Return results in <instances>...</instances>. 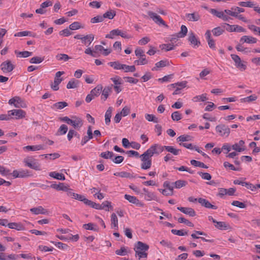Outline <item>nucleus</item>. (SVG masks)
Listing matches in <instances>:
<instances>
[{"mask_svg":"<svg viewBox=\"0 0 260 260\" xmlns=\"http://www.w3.org/2000/svg\"><path fill=\"white\" fill-rule=\"evenodd\" d=\"M113 111V108L111 107H110L108 108L106 112L105 115V123L106 125H109L110 124V123L111 122V117L112 116V112Z\"/></svg>","mask_w":260,"mask_h":260,"instance_id":"5701e85b","label":"nucleus"},{"mask_svg":"<svg viewBox=\"0 0 260 260\" xmlns=\"http://www.w3.org/2000/svg\"><path fill=\"white\" fill-rule=\"evenodd\" d=\"M122 70L125 72H134L136 71V68L135 66H128L126 64H123Z\"/></svg>","mask_w":260,"mask_h":260,"instance_id":"de8ad7c7","label":"nucleus"},{"mask_svg":"<svg viewBox=\"0 0 260 260\" xmlns=\"http://www.w3.org/2000/svg\"><path fill=\"white\" fill-rule=\"evenodd\" d=\"M224 31V29L219 26L215 27L212 30V32L215 36H219L222 35Z\"/></svg>","mask_w":260,"mask_h":260,"instance_id":"09e8293b","label":"nucleus"},{"mask_svg":"<svg viewBox=\"0 0 260 260\" xmlns=\"http://www.w3.org/2000/svg\"><path fill=\"white\" fill-rule=\"evenodd\" d=\"M171 232L174 234L180 236H182L187 235V232H183V230H177L173 229L171 230Z\"/></svg>","mask_w":260,"mask_h":260,"instance_id":"69168bd1","label":"nucleus"},{"mask_svg":"<svg viewBox=\"0 0 260 260\" xmlns=\"http://www.w3.org/2000/svg\"><path fill=\"white\" fill-rule=\"evenodd\" d=\"M50 187L58 190L67 191V193L68 192V190L70 189V188H68L67 186H65L63 183H59L58 184H52L50 185Z\"/></svg>","mask_w":260,"mask_h":260,"instance_id":"412c9836","label":"nucleus"},{"mask_svg":"<svg viewBox=\"0 0 260 260\" xmlns=\"http://www.w3.org/2000/svg\"><path fill=\"white\" fill-rule=\"evenodd\" d=\"M169 64L167 60H160L155 63V67L152 69V71H156L159 68H162L167 66Z\"/></svg>","mask_w":260,"mask_h":260,"instance_id":"f704fd0d","label":"nucleus"},{"mask_svg":"<svg viewBox=\"0 0 260 260\" xmlns=\"http://www.w3.org/2000/svg\"><path fill=\"white\" fill-rule=\"evenodd\" d=\"M198 201L202 206L207 208L217 209V206L212 205L208 201L205 199L199 198Z\"/></svg>","mask_w":260,"mask_h":260,"instance_id":"a211bd4d","label":"nucleus"},{"mask_svg":"<svg viewBox=\"0 0 260 260\" xmlns=\"http://www.w3.org/2000/svg\"><path fill=\"white\" fill-rule=\"evenodd\" d=\"M56 58L59 60L68 61L70 57L66 54H58L56 56Z\"/></svg>","mask_w":260,"mask_h":260,"instance_id":"0e129e2a","label":"nucleus"},{"mask_svg":"<svg viewBox=\"0 0 260 260\" xmlns=\"http://www.w3.org/2000/svg\"><path fill=\"white\" fill-rule=\"evenodd\" d=\"M188 41L195 46H198L200 44V42L197 40L194 34L191 32L188 37Z\"/></svg>","mask_w":260,"mask_h":260,"instance_id":"2f4dec72","label":"nucleus"},{"mask_svg":"<svg viewBox=\"0 0 260 260\" xmlns=\"http://www.w3.org/2000/svg\"><path fill=\"white\" fill-rule=\"evenodd\" d=\"M15 37L30 36L36 37V35L29 31H23L18 32L14 35Z\"/></svg>","mask_w":260,"mask_h":260,"instance_id":"c85d7f7f","label":"nucleus"},{"mask_svg":"<svg viewBox=\"0 0 260 260\" xmlns=\"http://www.w3.org/2000/svg\"><path fill=\"white\" fill-rule=\"evenodd\" d=\"M234 183L235 184H239L241 185L242 186H245L246 187H247L248 189H250L251 190H254L255 189H256V186L253 185L252 184L250 183H248L246 182H243L242 181H240L239 180H235L234 181Z\"/></svg>","mask_w":260,"mask_h":260,"instance_id":"aec40b11","label":"nucleus"},{"mask_svg":"<svg viewBox=\"0 0 260 260\" xmlns=\"http://www.w3.org/2000/svg\"><path fill=\"white\" fill-rule=\"evenodd\" d=\"M27 106L26 103L19 96H16V103L15 107L17 108H26Z\"/></svg>","mask_w":260,"mask_h":260,"instance_id":"c756f323","label":"nucleus"},{"mask_svg":"<svg viewBox=\"0 0 260 260\" xmlns=\"http://www.w3.org/2000/svg\"><path fill=\"white\" fill-rule=\"evenodd\" d=\"M111 67L115 70H122L123 64H121L119 61L110 62L108 63Z\"/></svg>","mask_w":260,"mask_h":260,"instance_id":"37998d69","label":"nucleus"},{"mask_svg":"<svg viewBox=\"0 0 260 260\" xmlns=\"http://www.w3.org/2000/svg\"><path fill=\"white\" fill-rule=\"evenodd\" d=\"M224 25H226V30L230 32L238 31V32H245L246 30L242 26L238 25H230L228 23H224Z\"/></svg>","mask_w":260,"mask_h":260,"instance_id":"ddd939ff","label":"nucleus"},{"mask_svg":"<svg viewBox=\"0 0 260 260\" xmlns=\"http://www.w3.org/2000/svg\"><path fill=\"white\" fill-rule=\"evenodd\" d=\"M8 226L11 229H15L17 231H22L24 230V226L20 223L11 222L8 224Z\"/></svg>","mask_w":260,"mask_h":260,"instance_id":"4be33fe9","label":"nucleus"},{"mask_svg":"<svg viewBox=\"0 0 260 260\" xmlns=\"http://www.w3.org/2000/svg\"><path fill=\"white\" fill-rule=\"evenodd\" d=\"M83 228L87 230H91L93 231H97L98 230L97 225L93 223L84 224L83 225Z\"/></svg>","mask_w":260,"mask_h":260,"instance_id":"e433bc0d","label":"nucleus"},{"mask_svg":"<svg viewBox=\"0 0 260 260\" xmlns=\"http://www.w3.org/2000/svg\"><path fill=\"white\" fill-rule=\"evenodd\" d=\"M171 117L174 121H178L182 118L181 115L179 111H175L173 112L172 114Z\"/></svg>","mask_w":260,"mask_h":260,"instance_id":"e2e57ef3","label":"nucleus"},{"mask_svg":"<svg viewBox=\"0 0 260 260\" xmlns=\"http://www.w3.org/2000/svg\"><path fill=\"white\" fill-rule=\"evenodd\" d=\"M116 14L115 11L110 9L103 14V17L104 19L108 18L109 19H112L116 16Z\"/></svg>","mask_w":260,"mask_h":260,"instance_id":"473e14b6","label":"nucleus"},{"mask_svg":"<svg viewBox=\"0 0 260 260\" xmlns=\"http://www.w3.org/2000/svg\"><path fill=\"white\" fill-rule=\"evenodd\" d=\"M164 149V146H160L157 144L152 145L146 151L149 156H152L154 154H159L162 152Z\"/></svg>","mask_w":260,"mask_h":260,"instance_id":"39448f33","label":"nucleus"},{"mask_svg":"<svg viewBox=\"0 0 260 260\" xmlns=\"http://www.w3.org/2000/svg\"><path fill=\"white\" fill-rule=\"evenodd\" d=\"M83 26H81L79 22H74L69 26V28L71 30H76L81 28H83Z\"/></svg>","mask_w":260,"mask_h":260,"instance_id":"052dcab7","label":"nucleus"},{"mask_svg":"<svg viewBox=\"0 0 260 260\" xmlns=\"http://www.w3.org/2000/svg\"><path fill=\"white\" fill-rule=\"evenodd\" d=\"M239 5L241 7L253 8L254 7V4L250 1L248 2H241L239 3Z\"/></svg>","mask_w":260,"mask_h":260,"instance_id":"680f3d73","label":"nucleus"},{"mask_svg":"<svg viewBox=\"0 0 260 260\" xmlns=\"http://www.w3.org/2000/svg\"><path fill=\"white\" fill-rule=\"evenodd\" d=\"M190 164L191 165L194 167H198L205 169H207L208 168V167L205 165L203 162L194 159H192L190 161Z\"/></svg>","mask_w":260,"mask_h":260,"instance_id":"a19ab883","label":"nucleus"},{"mask_svg":"<svg viewBox=\"0 0 260 260\" xmlns=\"http://www.w3.org/2000/svg\"><path fill=\"white\" fill-rule=\"evenodd\" d=\"M121 30L118 29L111 30L109 34L106 36V38L113 39L114 36H120Z\"/></svg>","mask_w":260,"mask_h":260,"instance_id":"ea45409f","label":"nucleus"},{"mask_svg":"<svg viewBox=\"0 0 260 260\" xmlns=\"http://www.w3.org/2000/svg\"><path fill=\"white\" fill-rule=\"evenodd\" d=\"M25 166L36 171L41 170V165L38 161L32 157H27L24 159Z\"/></svg>","mask_w":260,"mask_h":260,"instance_id":"f03ea898","label":"nucleus"},{"mask_svg":"<svg viewBox=\"0 0 260 260\" xmlns=\"http://www.w3.org/2000/svg\"><path fill=\"white\" fill-rule=\"evenodd\" d=\"M177 209L183 213L188 215L191 217L195 216L196 214L194 210L190 207H178Z\"/></svg>","mask_w":260,"mask_h":260,"instance_id":"dca6fc26","label":"nucleus"},{"mask_svg":"<svg viewBox=\"0 0 260 260\" xmlns=\"http://www.w3.org/2000/svg\"><path fill=\"white\" fill-rule=\"evenodd\" d=\"M10 117L15 116L16 119H21L25 117L26 113L24 111L21 109H14L8 111Z\"/></svg>","mask_w":260,"mask_h":260,"instance_id":"9b49d317","label":"nucleus"},{"mask_svg":"<svg viewBox=\"0 0 260 260\" xmlns=\"http://www.w3.org/2000/svg\"><path fill=\"white\" fill-rule=\"evenodd\" d=\"M192 137L188 135H183L179 136L177 138V140L180 142H185V141H189L192 140Z\"/></svg>","mask_w":260,"mask_h":260,"instance_id":"c03bdc74","label":"nucleus"},{"mask_svg":"<svg viewBox=\"0 0 260 260\" xmlns=\"http://www.w3.org/2000/svg\"><path fill=\"white\" fill-rule=\"evenodd\" d=\"M86 205H88L96 209H101V206L100 204H96L89 200H87V203H86Z\"/></svg>","mask_w":260,"mask_h":260,"instance_id":"4d7b16f0","label":"nucleus"},{"mask_svg":"<svg viewBox=\"0 0 260 260\" xmlns=\"http://www.w3.org/2000/svg\"><path fill=\"white\" fill-rule=\"evenodd\" d=\"M210 12L213 14L217 16V17L222 19L224 21H228L230 19H231L230 17L224 14L223 12H219L216 9H211Z\"/></svg>","mask_w":260,"mask_h":260,"instance_id":"4468645a","label":"nucleus"},{"mask_svg":"<svg viewBox=\"0 0 260 260\" xmlns=\"http://www.w3.org/2000/svg\"><path fill=\"white\" fill-rule=\"evenodd\" d=\"M231 57L235 61L236 66L241 71H245L246 69V65L242 62L239 56L236 54H231Z\"/></svg>","mask_w":260,"mask_h":260,"instance_id":"9d476101","label":"nucleus"},{"mask_svg":"<svg viewBox=\"0 0 260 260\" xmlns=\"http://www.w3.org/2000/svg\"><path fill=\"white\" fill-rule=\"evenodd\" d=\"M140 157L142 161L141 164V169L144 170L149 169L151 166V156H149V155L145 152Z\"/></svg>","mask_w":260,"mask_h":260,"instance_id":"20e7f679","label":"nucleus"},{"mask_svg":"<svg viewBox=\"0 0 260 260\" xmlns=\"http://www.w3.org/2000/svg\"><path fill=\"white\" fill-rule=\"evenodd\" d=\"M1 68L4 73H9L13 70L15 66L10 60H7L2 63Z\"/></svg>","mask_w":260,"mask_h":260,"instance_id":"1a4fd4ad","label":"nucleus"},{"mask_svg":"<svg viewBox=\"0 0 260 260\" xmlns=\"http://www.w3.org/2000/svg\"><path fill=\"white\" fill-rule=\"evenodd\" d=\"M24 149H26L29 151H37L39 150L44 149V146L42 145H28L23 147Z\"/></svg>","mask_w":260,"mask_h":260,"instance_id":"bb28decb","label":"nucleus"},{"mask_svg":"<svg viewBox=\"0 0 260 260\" xmlns=\"http://www.w3.org/2000/svg\"><path fill=\"white\" fill-rule=\"evenodd\" d=\"M68 105L66 102H57L53 105V106L57 109H62Z\"/></svg>","mask_w":260,"mask_h":260,"instance_id":"5fc2aeb1","label":"nucleus"},{"mask_svg":"<svg viewBox=\"0 0 260 260\" xmlns=\"http://www.w3.org/2000/svg\"><path fill=\"white\" fill-rule=\"evenodd\" d=\"M64 73L63 71H58L56 73L54 82L51 84V87L53 90L57 91L59 89L58 85L62 81V78L60 77Z\"/></svg>","mask_w":260,"mask_h":260,"instance_id":"0eeeda50","label":"nucleus"},{"mask_svg":"<svg viewBox=\"0 0 260 260\" xmlns=\"http://www.w3.org/2000/svg\"><path fill=\"white\" fill-rule=\"evenodd\" d=\"M103 87L101 85H98L94 88L92 89L90 93L86 98L85 101L87 103H89L95 97L98 96L102 92Z\"/></svg>","mask_w":260,"mask_h":260,"instance_id":"7ed1b4c3","label":"nucleus"},{"mask_svg":"<svg viewBox=\"0 0 260 260\" xmlns=\"http://www.w3.org/2000/svg\"><path fill=\"white\" fill-rule=\"evenodd\" d=\"M30 211L35 214H45L47 211L42 206H39L37 208H33L30 209Z\"/></svg>","mask_w":260,"mask_h":260,"instance_id":"a878e982","label":"nucleus"},{"mask_svg":"<svg viewBox=\"0 0 260 260\" xmlns=\"http://www.w3.org/2000/svg\"><path fill=\"white\" fill-rule=\"evenodd\" d=\"M198 174L201 177L205 180H210L211 179V175L208 173L198 172Z\"/></svg>","mask_w":260,"mask_h":260,"instance_id":"774afa93","label":"nucleus"},{"mask_svg":"<svg viewBox=\"0 0 260 260\" xmlns=\"http://www.w3.org/2000/svg\"><path fill=\"white\" fill-rule=\"evenodd\" d=\"M79 81L72 79L67 85V88L68 89H72L77 88L78 86Z\"/></svg>","mask_w":260,"mask_h":260,"instance_id":"c9c22d12","label":"nucleus"},{"mask_svg":"<svg viewBox=\"0 0 260 260\" xmlns=\"http://www.w3.org/2000/svg\"><path fill=\"white\" fill-rule=\"evenodd\" d=\"M111 225L113 226L116 230L118 229V218L116 215L115 213H113L111 215Z\"/></svg>","mask_w":260,"mask_h":260,"instance_id":"58836bf2","label":"nucleus"},{"mask_svg":"<svg viewBox=\"0 0 260 260\" xmlns=\"http://www.w3.org/2000/svg\"><path fill=\"white\" fill-rule=\"evenodd\" d=\"M244 141L243 140H240L238 143H235L232 145V148L233 149L237 151L238 152H242L245 150L244 148H242L240 147L241 146H243L244 145Z\"/></svg>","mask_w":260,"mask_h":260,"instance_id":"393cba45","label":"nucleus"},{"mask_svg":"<svg viewBox=\"0 0 260 260\" xmlns=\"http://www.w3.org/2000/svg\"><path fill=\"white\" fill-rule=\"evenodd\" d=\"M101 209H105L106 211H109V208H111V209L112 208V207L111 205V202H110L109 201H106L103 202V203L101 205Z\"/></svg>","mask_w":260,"mask_h":260,"instance_id":"864d4df0","label":"nucleus"},{"mask_svg":"<svg viewBox=\"0 0 260 260\" xmlns=\"http://www.w3.org/2000/svg\"><path fill=\"white\" fill-rule=\"evenodd\" d=\"M67 195L69 197L72 198L73 199H75L80 201L83 202L85 204L87 203V199H86L84 196L81 194H79L76 193H74L72 191V189H70L69 190H68Z\"/></svg>","mask_w":260,"mask_h":260,"instance_id":"f8f14e48","label":"nucleus"},{"mask_svg":"<svg viewBox=\"0 0 260 260\" xmlns=\"http://www.w3.org/2000/svg\"><path fill=\"white\" fill-rule=\"evenodd\" d=\"M145 118L148 121H152L155 123H157L158 121V118L156 117L153 114H146L145 115Z\"/></svg>","mask_w":260,"mask_h":260,"instance_id":"8fccbe9b","label":"nucleus"},{"mask_svg":"<svg viewBox=\"0 0 260 260\" xmlns=\"http://www.w3.org/2000/svg\"><path fill=\"white\" fill-rule=\"evenodd\" d=\"M112 88L109 86L105 87L102 90L101 99L105 101L108 98L109 92H111Z\"/></svg>","mask_w":260,"mask_h":260,"instance_id":"b1692460","label":"nucleus"},{"mask_svg":"<svg viewBox=\"0 0 260 260\" xmlns=\"http://www.w3.org/2000/svg\"><path fill=\"white\" fill-rule=\"evenodd\" d=\"M72 122L70 123L75 128H80L83 125V120L78 117H73Z\"/></svg>","mask_w":260,"mask_h":260,"instance_id":"f3484780","label":"nucleus"},{"mask_svg":"<svg viewBox=\"0 0 260 260\" xmlns=\"http://www.w3.org/2000/svg\"><path fill=\"white\" fill-rule=\"evenodd\" d=\"M104 20L103 15H98L92 18L91 19L90 22L92 23H95L98 22H101L103 21Z\"/></svg>","mask_w":260,"mask_h":260,"instance_id":"13d9d810","label":"nucleus"},{"mask_svg":"<svg viewBox=\"0 0 260 260\" xmlns=\"http://www.w3.org/2000/svg\"><path fill=\"white\" fill-rule=\"evenodd\" d=\"M114 155L113 152L107 151L101 153L100 156L105 159L111 158Z\"/></svg>","mask_w":260,"mask_h":260,"instance_id":"6e6d98bb","label":"nucleus"},{"mask_svg":"<svg viewBox=\"0 0 260 260\" xmlns=\"http://www.w3.org/2000/svg\"><path fill=\"white\" fill-rule=\"evenodd\" d=\"M124 198L129 203H133L140 207H143L144 204L140 202L136 197L128 194H125Z\"/></svg>","mask_w":260,"mask_h":260,"instance_id":"2eb2a0df","label":"nucleus"},{"mask_svg":"<svg viewBox=\"0 0 260 260\" xmlns=\"http://www.w3.org/2000/svg\"><path fill=\"white\" fill-rule=\"evenodd\" d=\"M145 199L147 201L156 200L157 197L153 192H149L145 195Z\"/></svg>","mask_w":260,"mask_h":260,"instance_id":"3c124183","label":"nucleus"},{"mask_svg":"<svg viewBox=\"0 0 260 260\" xmlns=\"http://www.w3.org/2000/svg\"><path fill=\"white\" fill-rule=\"evenodd\" d=\"M43 60H44L43 58L38 57V56H36V57H32L30 59L29 62L31 63H41V62H42Z\"/></svg>","mask_w":260,"mask_h":260,"instance_id":"338daca9","label":"nucleus"},{"mask_svg":"<svg viewBox=\"0 0 260 260\" xmlns=\"http://www.w3.org/2000/svg\"><path fill=\"white\" fill-rule=\"evenodd\" d=\"M215 226L219 230H228L230 228V225L225 222L216 221L215 223Z\"/></svg>","mask_w":260,"mask_h":260,"instance_id":"cd10ccee","label":"nucleus"},{"mask_svg":"<svg viewBox=\"0 0 260 260\" xmlns=\"http://www.w3.org/2000/svg\"><path fill=\"white\" fill-rule=\"evenodd\" d=\"M187 20L189 21H198L201 18V16L197 12H194L192 13H188L186 14Z\"/></svg>","mask_w":260,"mask_h":260,"instance_id":"6ab92c4d","label":"nucleus"},{"mask_svg":"<svg viewBox=\"0 0 260 260\" xmlns=\"http://www.w3.org/2000/svg\"><path fill=\"white\" fill-rule=\"evenodd\" d=\"M49 176L52 178H54L58 180H65V177L63 174H60L56 172H50L49 173Z\"/></svg>","mask_w":260,"mask_h":260,"instance_id":"72a5a7b5","label":"nucleus"},{"mask_svg":"<svg viewBox=\"0 0 260 260\" xmlns=\"http://www.w3.org/2000/svg\"><path fill=\"white\" fill-rule=\"evenodd\" d=\"M174 184L175 185V188H180L183 186H185L187 184V182L185 180H179L175 182Z\"/></svg>","mask_w":260,"mask_h":260,"instance_id":"49530a36","label":"nucleus"},{"mask_svg":"<svg viewBox=\"0 0 260 260\" xmlns=\"http://www.w3.org/2000/svg\"><path fill=\"white\" fill-rule=\"evenodd\" d=\"M15 53L17 55V56L22 57H27L32 54V52H29L27 51L19 52L17 50L15 51Z\"/></svg>","mask_w":260,"mask_h":260,"instance_id":"79ce46f5","label":"nucleus"},{"mask_svg":"<svg viewBox=\"0 0 260 260\" xmlns=\"http://www.w3.org/2000/svg\"><path fill=\"white\" fill-rule=\"evenodd\" d=\"M187 32V28L186 26L182 25L181 27V31L177 34L180 38L184 37Z\"/></svg>","mask_w":260,"mask_h":260,"instance_id":"bf43d9fd","label":"nucleus"},{"mask_svg":"<svg viewBox=\"0 0 260 260\" xmlns=\"http://www.w3.org/2000/svg\"><path fill=\"white\" fill-rule=\"evenodd\" d=\"M215 129L221 137H228L230 134V128L223 124L217 125Z\"/></svg>","mask_w":260,"mask_h":260,"instance_id":"423d86ee","label":"nucleus"},{"mask_svg":"<svg viewBox=\"0 0 260 260\" xmlns=\"http://www.w3.org/2000/svg\"><path fill=\"white\" fill-rule=\"evenodd\" d=\"M68 129V126L66 124H62L58 129L56 135L60 136L66 134Z\"/></svg>","mask_w":260,"mask_h":260,"instance_id":"4c0bfd02","label":"nucleus"},{"mask_svg":"<svg viewBox=\"0 0 260 260\" xmlns=\"http://www.w3.org/2000/svg\"><path fill=\"white\" fill-rule=\"evenodd\" d=\"M257 99V96L255 94H253V95H250L249 96H247L246 98L242 99L241 100V101L242 102L250 103V102L255 101Z\"/></svg>","mask_w":260,"mask_h":260,"instance_id":"a18cd8bd","label":"nucleus"},{"mask_svg":"<svg viewBox=\"0 0 260 260\" xmlns=\"http://www.w3.org/2000/svg\"><path fill=\"white\" fill-rule=\"evenodd\" d=\"M148 16L154 21L156 23L158 24H162L164 26L168 27V25L166 24L165 22L161 19V18L157 15L156 13L148 11L147 12Z\"/></svg>","mask_w":260,"mask_h":260,"instance_id":"6e6552de","label":"nucleus"},{"mask_svg":"<svg viewBox=\"0 0 260 260\" xmlns=\"http://www.w3.org/2000/svg\"><path fill=\"white\" fill-rule=\"evenodd\" d=\"M164 149L167 150L168 152L172 153L175 155H177L179 154V152L180 151V149H177L173 147V146H164Z\"/></svg>","mask_w":260,"mask_h":260,"instance_id":"7c9ffc66","label":"nucleus"},{"mask_svg":"<svg viewBox=\"0 0 260 260\" xmlns=\"http://www.w3.org/2000/svg\"><path fill=\"white\" fill-rule=\"evenodd\" d=\"M149 248V246L147 244L141 241L137 242L134 248L136 257H138L139 259L146 258L148 256V253L146 251L148 250Z\"/></svg>","mask_w":260,"mask_h":260,"instance_id":"f257e3e1","label":"nucleus"},{"mask_svg":"<svg viewBox=\"0 0 260 260\" xmlns=\"http://www.w3.org/2000/svg\"><path fill=\"white\" fill-rule=\"evenodd\" d=\"M207 100V98L206 96V94H203L200 95L194 96L192 99L193 101L194 102H197L200 101L204 102L206 101Z\"/></svg>","mask_w":260,"mask_h":260,"instance_id":"603ef678","label":"nucleus"}]
</instances>
